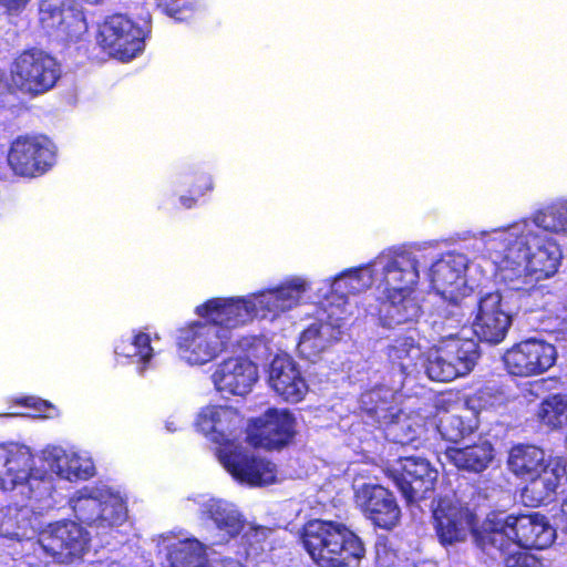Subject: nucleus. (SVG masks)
<instances>
[{"instance_id":"obj_1","label":"nucleus","mask_w":567,"mask_h":567,"mask_svg":"<svg viewBox=\"0 0 567 567\" xmlns=\"http://www.w3.org/2000/svg\"><path fill=\"white\" fill-rule=\"evenodd\" d=\"M301 542L318 567H360L365 554L359 536L334 520L307 522L301 529Z\"/></svg>"},{"instance_id":"obj_2","label":"nucleus","mask_w":567,"mask_h":567,"mask_svg":"<svg viewBox=\"0 0 567 567\" xmlns=\"http://www.w3.org/2000/svg\"><path fill=\"white\" fill-rule=\"evenodd\" d=\"M507 465L517 477L528 480L523 495L534 506L550 503L557 488L567 481V463L564 457L546 458L543 449L532 444L514 445L508 453Z\"/></svg>"},{"instance_id":"obj_3","label":"nucleus","mask_w":567,"mask_h":567,"mask_svg":"<svg viewBox=\"0 0 567 567\" xmlns=\"http://www.w3.org/2000/svg\"><path fill=\"white\" fill-rule=\"evenodd\" d=\"M28 488L29 499L40 501L52 491V477L34 467L31 450L18 443L0 444V489Z\"/></svg>"},{"instance_id":"obj_4","label":"nucleus","mask_w":567,"mask_h":567,"mask_svg":"<svg viewBox=\"0 0 567 567\" xmlns=\"http://www.w3.org/2000/svg\"><path fill=\"white\" fill-rule=\"evenodd\" d=\"M61 78V65L48 52L30 48L20 52L10 66L11 86L29 97L51 91Z\"/></svg>"},{"instance_id":"obj_5","label":"nucleus","mask_w":567,"mask_h":567,"mask_svg":"<svg viewBox=\"0 0 567 567\" xmlns=\"http://www.w3.org/2000/svg\"><path fill=\"white\" fill-rule=\"evenodd\" d=\"M58 147L44 134H21L8 150L7 162L16 176L35 178L48 173L56 163Z\"/></svg>"},{"instance_id":"obj_6","label":"nucleus","mask_w":567,"mask_h":567,"mask_svg":"<svg viewBox=\"0 0 567 567\" xmlns=\"http://www.w3.org/2000/svg\"><path fill=\"white\" fill-rule=\"evenodd\" d=\"M385 475L400 491L406 504L427 498L435 488L437 470L421 456H402L385 468Z\"/></svg>"},{"instance_id":"obj_7","label":"nucleus","mask_w":567,"mask_h":567,"mask_svg":"<svg viewBox=\"0 0 567 567\" xmlns=\"http://www.w3.org/2000/svg\"><path fill=\"white\" fill-rule=\"evenodd\" d=\"M535 248H528L527 262L516 277L504 275L509 290L529 295L537 289L536 281L549 278L559 268L561 252L558 245L548 238L536 237Z\"/></svg>"},{"instance_id":"obj_8","label":"nucleus","mask_w":567,"mask_h":567,"mask_svg":"<svg viewBox=\"0 0 567 567\" xmlns=\"http://www.w3.org/2000/svg\"><path fill=\"white\" fill-rule=\"evenodd\" d=\"M217 455L226 471L239 483L261 487L277 481L275 463L233 442H224V447L218 449Z\"/></svg>"},{"instance_id":"obj_9","label":"nucleus","mask_w":567,"mask_h":567,"mask_svg":"<svg viewBox=\"0 0 567 567\" xmlns=\"http://www.w3.org/2000/svg\"><path fill=\"white\" fill-rule=\"evenodd\" d=\"M96 40L110 56L126 62L143 51L145 32L125 14L115 13L100 25Z\"/></svg>"},{"instance_id":"obj_10","label":"nucleus","mask_w":567,"mask_h":567,"mask_svg":"<svg viewBox=\"0 0 567 567\" xmlns=\"http://www.w3.org/2000/svg\"><path fill=\"white\" fill-rule=\"evenodd\" d=\"M246 433L251 446L280 451L297 433L296 417L288 409L269 408L260 416L249 420Z\"/></svg>"},{"instance_id":"obj_11","label":"nucleus","mask_w":567,"mask_h":567,"mask_svg":"<svg viewBox=\"0 0 567 567\" xmlns=\"http://www.w3.org/2000/svg\"><path fill=\"white\" fill-rule=\"evenodd\" d=\"M226 334L208 320L194 321L179 329L177 348L189 364L203 365L218 357L226 348Z\"/></svg>"},{"instance_id":"obj_12","label":"nucleus","mask_w":567,"mask_h":567,"mask_svg":"<svg viewBox=\"0 0 567 567\" xmlns=\"http://www.w3.org/2000/svg\"><path fill=\"white\" fill-rule=\"evenodd\" d=\"M556 348L544 340L530 338L514 344L503 357L511 375L528 378L542 374L556 362Z\"/></svg>"},{"instance_id":"obj_13","label":"nucleus","mask_w":567,"mask_h":567,"mask_svg":"<svg viewBox=\"0 0 567 567\" xmlns=\"http://www.w3.org/2000/svg\"><path fill=\"white\" fill-rule=\"evenodd\" d=\"M71 502L75 517L89 526H115L125 519L123 504L97 488L83 487Z\"/></svg>"},{"instance_id":"obj_14","label":"nucleus","mask_w":567,"mask_h":567,"mask_svg":"<svg viewBox=\"0 0 567 567\" xmlns=\"http://www.w3.org/2000/svg\"><path fill=\"white\" fill-rule=\"evenodd\" d=\"M196 313L214 323L220 333L260 317L255 295L250 298H212L196 307Z\"/></svg>"},{"instance_id":"obj_15","label":"nucleus","mask_w":567,"mask_h":567,"mask_svg":"<svg viewBox=\"0 0 567 567\" xmlns=\"http://www.w3.org/2000/svg\"><path fill=\"white\" fill-rule=\"evenodd\" d=\"M87 532L78 523L61 520L49 524L41 533L40 543L43 549L60 560H73L85 553L89 544Z\"/></svg>"},{"instance_id":"obj_16","label":"nucleus","mask_w":567,"mask_h":567,"mask_svg":"<svg viewBox=\"0 0 567 567\" xmlns=\"http://www.w3.org/2000/svg\"><path fill=\"white\" fill-rule=\"evenodd\" d=\"M503 296L491 291L476 301V316L473 321L477 338L491 344L502 342L512 324V317L503 309Z\"/></svg>"},{"instance_id":"obj_17","label":"nucleus","mask_w":567,"mask_h":567,"mask_svg":"<svg viewBox=\"0 0 567 567\" xmlns=\"http://www.w3.org/2000/svg\"><path fill=\"white\" fill-rule=\"evenodd\" d=\"M475 518L467 506L446 497H440L433 509L434 529L444 546L463 540L466 530L475 524Z\"/></svg>"},{"instance_id":"obj_18","label":"nucleus","mask_w":567,"mask_h":567,"mask_svg":"<svg viewBox=\"0 0 567 567\" xmlns=\"http://www.w3.org/2000/svg\"><path fill=\"white\" fill-rule=\"evenodd\" d=\"M268 383L282 401L292 404L301 402L309 391L298 363L288 354L275 355L268 370Z\"/></svg>"},{"instance_id":"obj_19","label":"nucleus","mask_w":567,"mask_h":567,"mask_svg":"<svg viewBox=\"0 0 567 567\" xmlns=\"http://www.w3.org/2000/svg\"><path fill=\"white\" fill-rule=\"evenodd\" d=\"M362 511L375 527L390 530L401 518V509L394 494L379 484H363L358 493Z\"/></svg>"},{"instance_id":"obj_20","label":"nucleus","mask_w":567,"mask_h":567,"mask_svg":"<svg viewBox=\"0 0 567 567\" xmlns=\"http://www.w3.org/2000/svg\"><path fill=\"white\" fill-rule=\"evenodd\" d=\"M217 391L245 395L258 380V367L245 357H231L218 364L212 375Z\"/></svg>"},{"instance_id":"obj_21","label":"nucleus","mask_w":567,"mask_h":567,"mask_svg":"<svg viewBox=\"0 0 567 567\" xmlns=\"http://www.w3.org/2000/svg\"><path fill=\"white\" fill-rule=\"evenodd\" d=\"M39 22L48 33L74 41L85 31L84 19L68 8L66 0H39Z\"/></svg>"},{"instance_id":"obj_22","label":"nucleus","mask_w":567,"mask_h":567,"mask_svg":"<svg viewBox=\"0 0 567 567\" xmlns=\"http://www.w3.org/2000/svg\"><path fill=\"white\" fill-rule=\"evenodd\" d=\"M422 315V307L412 295L384 291L379 299L375 316L384 328H394L416 321Z\"/></svg>"},{"instance_id":"obj_23","label":"nucleus","mask_w":567,"mask_h":567,"mask_svg":"<svg viewBox=\"0 0 567 567\" xmlns=\"http://www.w3.org/2000/svg\"><path fill=\"white\" fill-rule=\"evenodd\" d=\"M360 412L367 423L386 426L398 421L401 410L394 394L389 389L373 388L360 395Z\"/></svg>"},{"instance_id":"obj_24","label":"nucleus","mask_w":567,"mask_h":567,"mask_svg":"<svg viewBox=\"0 0 567 567\" xmlns=\"http://www.w3.org/2000/svg\"><path fill=\"white\" fill-rule=\"evenodd\" d=\"M513 523L520 548L545 549L555 540V528L540 513L514 514Z\"/></svg>"},{"instance_id":"obj_25","label":"nucleus","mask_w":567,"mask_h":567,"mask_svg":"<svg viewBox=\"0 0 567 567\" xmlns=\"http://www.w3.org/2000/svg\"><path fill=\"white\" fill-rule=\"evenodd\" d=\"M419 259L411 252L395 254L383 270L384 291L412 295L419 281Z\"/></svg>"},{"instance_id":"obj_26","label":"nucleus","mask_w":567,"mask_h":567,"mask_svg":"<svg viewBox=\"0 0 567 567\" xmlns=\"http://www.w3.org/2000/svg\"><path fill=\"white\" fill-rule=\"evenodd\" d=\"M38 517L28 505H8L0 509V536L12 540L31 539L38 532Z\"/></svg>"},{"instance_id":"obj_27","label":"nucleus","mask_w":567,"mask_h":567,"mask_svg":"<svg viewBox=\"0 0 567 567\" xmlns=\"http://www.w3.org/2000/svg\"><path fill=\"white\" fill-rule=\"evenodd\" d=\"M514 514L504 517L493 514L488 516L482 529L477 533V542L484 550L496 549L501 553L517 545L516 528L513 523Z\"/></svg>"},{"instance_id":"obj_28","label":"nucleus","mask_w":567,"mask_h":567,"mask_svg":"<svg viewBox=\"0 0 567 567\" xmlns=\"http://www.w3.org/2000/svg\"><path fill=\"white\" fill-rule=\"evenodd\" d=\"M493 444L486 439H478L473 444L463 447H447L445 455L458 470L470 473H482L494 460Z\"/></svg>"},{"instance_id":"obj_29","label":"nucleus","mask_w":567,"mask_h":567,"mask_svg":"<svg viewBox=\"0 0 567 567\" xmlns=\"http://www.w3.org/2000/svg\"><path fill=\"white\" fill-rule=\"evenodd\" d=\"M303 291L305 285L302 281H291L275 289L256 293L255 298L260 317L265 318L268 315L276 317L280 312L291 309L298 303Z\"/></svg>"},{"instance_id":"obj_30","label":"nucleus","mask_w":567,"mask_h":567,"mask_svg":"<svg viewBox=\"0 0 567 567\" xmlns=\"http://www.w3.org/2000/svg\"><path fill=\"white\" fill-rule=\"evenodd\" d=\"M200 517L214 522L216 528L223 532L227 539L237 537L245 526L243 515L220 499H209L204 503Z\"/></svg>"},{"instance_id":"obj_31","label":"nucleus","mask_w":567,"mask_h":567,"mask_svg":"<svg viewBox=\"0 0 567 567\" xmlns=\"http://www.w3.org/2000/svg\"><path fill=\"white\" fill-rule=\"evenodd\" d=\"M538 425L548 432H558L567 441V399L555 393L543 399L535 411Z\"/></svg>"},{"instance_id":"obj_32","label":"nucleus","mask_w":567,"mask_h":567,"mask_svg":"<svg viewBox=\"0 0 567 567\" xmlns=\"http://www.w3.org/2000/svg\"><path fill=\"white\" fill-rule=\"evenodd\" d=\"M116 357L125 358L131 362L138 364V372L143 374L154 357V349L151 344L148 333L137 331L131 340L121 339L114 350Z\"/></svg>"},{"instance_id":"obj_33","label":"nucleus","mask_w":567,"mask_h":567,"mask_svg":"<svg viewBox=\"0 0 567 567\" xmlns=\"http://www.w3.org/2000/svg\"><path fill=\"white\" fill-rule=\"evenodd\" d=\"M478 429L477 417L468 415L449 414L440 419L437 430L445 441L458 443Z\"/></svg>"},{"instance_id":"obj_34","label":"nucleus","mask_w":567,"mask_h":567,"mask_svg":"<svg viewBox=\"0 0 567 567\" xmlns=\"http://www.w3.org/2000/svg\"><path fill=\"white\" fill-rule=\"evenodd\" d=\"M453 262L451 259H439L430 267L431 287L441 295L452 292V288L458 287L462 280V269L454 267Z\"/></svg>"},{"instance_id":"obj_35","label":"nucleus","mask_w":567,"mask_h":567,"mask_svg":"<svg viewBox=\"0 0 567 567\" xmlns=\"http://www.w3.org/2000/svg\"><path fill=\"white\" fill-rule=\"evenodd\" d=\"M445 350L463 374L471 372L480 358L478 344L473 339H456Z\"/></svg>"},{"instance_id":"obj_36","label":"nucleus","mask_w":567,"mask_h":567,"mask_svg":"<svg viewBox=\"0 0 567 567\" xmlns=\"http://www.w3.org/2000/svg\"><path fill=\"white\" fill-rule=\"evenodd\" d=\"M506 394L502 386L484 384L477 389L467 400V403L476 411H488L505 405Z\"/></svg>"},{"instance_id":"obj_37","label":"nucleus","mask_w":567,"mask_h":567,"mask_svg":"<svg viewBox=\"0 0 567 567\" xmlns=\"http://www.w3.org/2000/svg\"><path fill=\"white\" fill-rule=\"evenodd\" d=\"M427 377L437 382H450L460 375H464L454 361L450 358L446 350H442L433 359H430L426 364Z\"/></svg>"},{"instance_id":"obj_38","label":"nucleus","mask_w":567,"mask_h":567,"mask_svg":"<svg viewBox=\"0 0 567 567\" xmlns=\"http://www.w3.org/2000/svg\"><path fill=\"white\" fill-rule=\"evenodd\" d=\"M172 567H199L202 564V546L196 539H186L169 551Z\"/></svg>"},{"instance_id":"obj_39","label":"nucleus","mask_w":567,"mask_h":567,"mask_svg":"<svg viewBox=\"0 0 567 567\" xmlns=\"http://www.w3.org/2000/svg\"><path fill=\"white\" fill-rule=\"evenodd\" d=\"M213 416L215 421V437L219 444L224 445V442H229L227 436L231 435L236 427L239 415L237 411L230 406L213 405Z\"/></svg>"},{"instance_id":"obj_40","label":"nucleus","mask_w":567,"mask_h":567,"mask_svg":"<svg viewBox=\"0 0 567 567\" xmlns=\"http://www.w3.org/2000/svg\"><path fill=\"white\" fill-rule=\"evenodd\" d=\"M298 351L301 355L310 358L318 355L324 348V340L321 336V324L311 323L299 337Z\"/></svg>"},{"instance_id":"obj_41","label":"nucleus","mask_w":567,"mask_h":567,"mask_svg":"<svg viewBox=\"0 0 567 567\" xmlns=\"http://www.w3.org/2000/svg\"><path fill=\"white\" fill-rule=\"evenodd\" d=\"M543 228L551 233L567 231V202L547 207L539 216Z\"/></svg>"},{"instance_id":"obj_42","label":"nucleus","mask_w":567,"mask_h":567,"mask_svg":"<svg viewBox=\"0 0 567 567\" xmlns=\"http://www.w3.org/2000/svg\"><path fill=\"white\" fill-rule=\"evenodd\" d=\"M415 349L414 340L411 337H400L393 340L386 348V355L390 361L398 363L405 369V360L411 359V352Z\"/></svg>"},{"instance_id":"obj_43","label":"nucleus","mask_w":567,"mask_h":567,"mask_svg":"<svg viewBox=\"0 0 567 567\" xmlns=\"http://www.w3.org/2000/svg\"><path fill=\"white\" fill-rule=\"evenodd\" d=\"M503 565L504 567H544L543 560L529 551L508 554Z\"/></svg>"},{"instance_id":"obj_44","label":"nucleus","mask_w":567,"mask_h":567,"mask_svg":"<svg viewBox=\"0 0 567 567\" xmlns=\"http://www.w3.org/2000/svg\"><path fill=\"white\" fill-rule=\"evenodd\" d=\"M344 286L347 289L344 295H357L360 291L364 290L368 285L360 284V270L359 269H349L341 274L338 279V286Z\"/></svg>"},{"instance_id":"obj_45","label":"nucleus","mask_w":567,"mask_h":567,"mask_svg":"<svg viewBox=\"0 0 567 567\" xmlns=\"http://www.w3.org/2000/svg\"><path fill=\"white\" fill-rule=\"evenodd\" d=\"M188 193L195 194L198 198L203 197L207 192L213 190V181L209 175L204 173H194L188 176Z\"/></svg>"},{"instance_id":"obj_46","label":"nucleus","mask_w":567,"mask_h":567,"mask_svg":"<svg viewBox=\"0 0 567 567\" xmlns=\"http://www.w3.org/2000/svg\"><path fill=\"white\" fill-rule=\"evenodd\" d=\"M213 408L212 406H205L202 409V411L198 413L195 426L196 429L205 434L206 436H212L214 440L215 437V421L213 420Z\"/></svg>"},{"instance_id":"obj_47","label":"nucleus","mask_w":567,"mask_h":567,"mask_svg":"<svg viewBox=\"0 0 567 567\" xmlns=\"http://www.w3.org/2000/svg\"><path fill=\"white\" fill-rule=\"evenodd\" d=\"M31 0H0V9L9 17L20 16L29 6Z\"/></svg>"},{"instance_id":"obj_48","label":"nucleus","mask_w":567,"mask_h":567,"mask_svg":"<svg viewBox=\"0 0 567 567\" xmlns=\"http://www.w3.org/2000/svg\"><path fill=\"white\" fill-rule=\"evenodd\" d=\"M17 403L21 406L32 408L35 412L34 415L41 416L45 413V411L51 408V404L41 399L24 396L17 399Z\"/></svg>"},{"instance_id":"obj_49","label":"nucleus","mask_w":567,"mask_h":567,"mask_svg":"<svg viewBox=\"0 0 567 567\" xmlns=\"http://www.w3.org/2000/svg\"><path fill=\"white\" fill-rule=\"evenodd\" d=\"M181 0H156L157 7L167 16L176 17L181 11Z\"/></svg>"},{"instance_id":"obj_50","label":"nucleus","mask_w":567,"mask_h":567,"mask_svg":"<svg viewBox=\"0 0 567 567\" xmlns=\"http://www.w3.org/2000/svg\"><path fill=\"white\" fill-rule=\"evenodd\" d=\"M451 301L460 309L458 311L454 312L460 317L472 315L474 311L472 305L467 303L466 297H462L460 300L452 298Z\"/></svg>"},{"instance_id":"obj_51","label":"nucleus","mask_w":567,"mask_h":567,"mask_svg":"<svg viewBox=\"0 0 567 567\" xmlns=\"http://www.w3.org/2000/svg\"><path fill=\"white\" fill-rule=\"evenodd\" d=\"M556 523L558 528L567 534V495L561 503L559 514L556 516Z\"/></svg>"},{"instance_id":"obj_52","label":"nucleus","mask_w":567,"mask_h":567,"mask_svg":"<svg viewBox=\"0 0 567 567\" xmlns=\"http://www.w3.org/2000/svg\"><path fill=\"white\" fill-rule=\"evenodd\" d=\"M198 199L199 198L197 196H195V194H189V193H188V195H183L179 197V202H181L182 206L187 209L193 208L197 204Z\"/></svg>"},{"instance_id":"obj_53","label":"nucleus","mask_w":567,"mask_h":567,"mask_svg":"<svg viewBox=\"0 0 567 567\" xmlns=\"http://www.w3.org/2000/svg\"><path fill=\"white\" fill-rule=\"evenodd\" d=\"M107 567H122V566L118 563H116V561H112V563L109 564Z\"/></svg>"}]
</instances>
